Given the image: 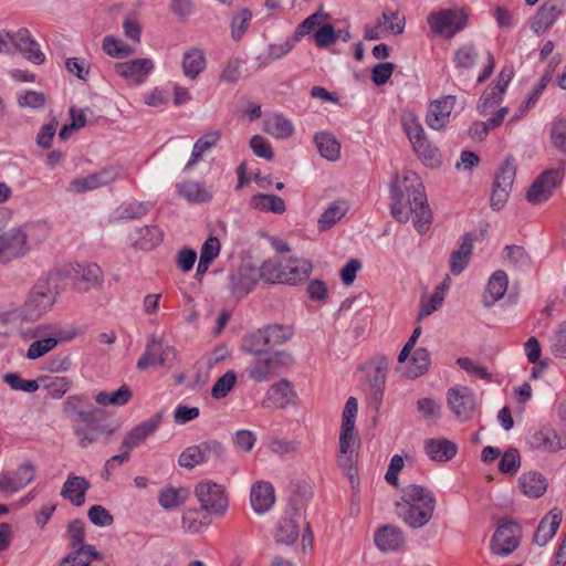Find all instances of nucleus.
Segmentation results:
<instances>
[{"label":"nucleus","mask_w":566,"mask_h":566,"mask_svg":"<svg viewBox=\"0 0 566 566\" xmlns=\"http://www.w3.org/2000/svg\"><path fill=\"white\" fill-rule=\"evenodd\" d=\"M455 105V96L448 95L430 103L427 115V125L434 130L443 129L449 120Z\"/></svg>","instance_id":"nucleus-17"},{"label":"nucleus","mask_w":566,"mask_h":566,"mask_svg":"<svg viewBox=\"0 0 566 566\" xmlns=\"http://www.w3.org/2000/svg\"><path fill=\"white\" fill-rule=\"evenodd\" d=\"M55 302V294L48 282H38L28 293L19 316L27 322H36L48 313Z\"/></svg>","instance_id":"nucleus-4"},{"label":"nucleus","mask_w":566,"mask_h":566,"mask_svg":"<svg viewBox=\"0 0 566 566\" xmlns=\"http://www.w3.org/2000/svg\"><path fill=\"white\" fill-rule=\"evenodd\" d=\"M515 175L516 168L514 165V160L512 158H507L496 172L493 186L511 190L515 179Z\"/></svg>","instance_id":"nucleus-54"},{"label":"nucleus","mask_w":566,"mask_h":566,"mask_svg":"<svg viewBox=\"0 0 566 566\" xmlns=\"http://www.w3.org/2000/svg\"><path fill=\"white\" fill-rule=\"evenodd\" d=\"M522 492L530 497L542 496L546 489V479L538 472H527L520 476Z\"/></svg>","instance_id":"nucleus-37"},{"label":"nucleus","mask_w":566,"mask_h":566,"mask_svg":"<svg viewBox=\"0 0 566 566\" xmlns=\"http://www.w3.org/2000/svg\"><path fill=\"white\" fill-rule=\"evenodd\" d=\"M388 367L389 359L384 354H376L360 367L366 373V379L377 401L382 399Z\"/></svg>","instance_id":"nucleus-10"},{"label":"nucleus","mask_w":566,"mask_h":566,"mask_svg":"<svg viewBox=\"0 0 566 566\" xmlns=\"http://www.w3.org/2000/svg\"><path fill=\"white\" fill-rule=\"evenodd\" d=\"M293 364L294 358L290 353L279 350L251 361L247 368V373L249 378L253 381L265 382L289 369Z\"/></svg>","instance_id":"nucleus-3"},{"label":"nucleus","mask_w":566,"mask_h":566,"mask_svg":"<svg viewBox=\"0 0 566 566\" xmlns=\"http://www.w3.org/2000/svg\"><path fill=\"white\" fill-rule=\"evenodd\" d=\"M348 211V203L345 200H336L321 214L317 226L321 231L331 229Z\"/></svg>","instance_id":"nucleus-39"},{"label":"nucleus","mask_w":566,"mask_h":566,"mask_svg":"<svg viewBox=\"0 0 566 566\" xmlns=\"http://www.w3.org/2000/svg\"><path fill=\"white\" fill-rule=\"evenodd\" d=\"M503 93L501 91H497L496 87H492L490 85L481 95L478 105L476 111L480 115L485 116L493 112L496 106L502 102L503 99Z\"/></svg>","instance_id":"nucleus-49"},{"label":"nucleus","mask_w":566,"mask_h":566,"mask_svg":"<svg viewBox=\"0 0 566 566\" xmlns=\"http://www.w3.org/2000/svg\"><path fill=\"white\" fill-rule=\"evenodd\" d=\"M149 211V206L146 202L130 201L118 208V219L132 220L139 219Z\"/></svg>","instance_id":"nucleus-57"},{"label":"nucleus","mask_w":566,"mask_h":566,"mask_svg":"<svg viewBox=\"0 0 566 566\" xmlns=\"http://www.w3.org/2000/svg\"><path fill=\"white\" fill-rule=\"evenodd\" d=\"M237 376L233 371H227L217 379L211 389V396L216 399L224 398L233 388Z\"/></svg>","instance_id":"nucleus-61"},{"label":"nucleus","mask_w":566,"mask_h":566,"mask_svg":"<svg viewBox=\"0 0 566 566\" xmlns=\"http://www.w3.org/2000/svg\"><path fill=\"white\" fill-rule=\"evenodd\" d=\"M189 491L185 488H166L159 493V504L165 510H174L185 503Z\"/></svg>","instance_id":"nucleus-45"},{"label":"nucleus","mask_w":566,"mask_h":566,"mask_svg":"<svg viewBox=\"0 0 566 566\" xmlns=\"http://www.w3.org/2000/svg\"><path fill=\"white\" fill-rule=\"evenodd\" d=\"M479 59V51L473 43L459 46L453 55V63L458 71L465 72L474 67Z\"/></svg>","instance_id":"nucleus-40"},{"label":"nucleus","mask_w":566,"mask_h":566,"mask_svg":"<svg viewBox=\"0 0 566 566\" xmlns=\"http://www.w3.org/2000/svg\"><path fill=\"white\" fill-rule=\"evenodd\" d=\"M553 145L562 153L566 154V117L555 120L551 129Z\"/></svg>","instance_id":"nucleus-63"},{"label":"nucleus","mask_w":566,"mask_h":566,"mask_svg":"<svg viewBox=\"0 0 566 566\" xmlns=\"http://www.w3.org/2000/svg\"><path fill=\"white\" fill-rule=\"evenodd\" d=\"M57 343L59 342L55 337H48L40 340H35L29 346L25 356L30 360L41 358L45 354L51 352L53 348H55Z\"/></svg>","instance_id":"nucleus-59"},{"label":"nucleus","mask_w":566,"mask_h":566,"mask_svg":"<svg viewBox=\"0 0 566 566\" xmlns=\"http://www.w3.org/2000/svg\"><path fill=\"white\" fill-rule=\"evenodd\" d=\"M424 452L432 461L447 462L455 457L458 447L444 438L429 439L424 442Z\"/></svg>","instance_id":"nucleus-28"},{"label":"nucleus","mask_w":566,"mask_h":566,"mask_svg":"<svg viewBox=\"0 0 566 566\" xmlns=\"http://www.w3.org/2000/svg\"><path fill=\"white\" fill-rule=\"evenodd\" d=\"M427 23L437 36L453 38L468 24V14L463 9H441L427 17Z\"/></svg>","instance_id":"nucleus-5"},{"label":"nucleus","mask_w":566,"mask_h":566,"mask_svg":"<svg viewBox=\"0 0 566 566\" xmlns=\"http://www.w3.org/2000/svg\"><path fill=\"white\" fill-rule=\"evenodd\" d=\"M35 470L32 463L24 462L17 468L12 474L0 475V491L6 493H17L33 481Z\"/></svg>","instance_id":"nucleus-18"},{"label":"nucleus","mask_w":566,"mask_h":566,"mask_svg":"<svg viewBox=\"0 0 566 566\" xmlns=\"http://www.w3.org/2000/svg\"><path fill=\"white\" fill-rule=\"evenodd\" d=\"M385 29L394 34H401L405 30V19L397 11L385 9L379 20Z\"/></svg>","instance_id":"nucleus-62"},{"label":"nucleus","mask_w":566,"mask_h":566,"mask_svg":"<svg viewBox=\"0 0 566 566\" xmlns=\"http://www.w3.org/2000/svg\"><path fill=\"white\" fill-rule=\"evenodd\" d=\"M297 42L298 41L293 35L282 43L270 44L266 51L268 55L265 57L258 56V60L261 61L260 66H266L271 61L283 59L293 50Z\"/></svg>","instance_id":"nucleus-47"},{"label":"nucleus","mask_w":566,"mask_h":566,"mask_svg":"<svg viewBox=\"0 0 566 566\" xmlns=\"http://www.w3.org/2000/svg\"><path fill=\"white\" fill-rule=\"evenodd\" d=\"M457 365L467 371L470 376L480 378L486 382H492L493 377L488 371L485 366H482L469 357H460L457 359Z\"/></svg>","instance_id":"nucleus-56"},{"label":"nucleus","mask_w":566,"mask_h":566,"mask_svg":"<svg viewBox=\"0 0 566 566\" xmlns=\"http://www.w3.org/2000/svg\"><path fill=\"white\" fill-rule=\"evenodd\" d=\"M91 484L84 476L70 473L63 484L61 495L75 506H82Z\"/></svg>","instance_id":"nucleus-24"},{"label":"nucleus","mask_w":566,"mask_h":566,"mask_svg":"<svg viewBox=\"0 0 566 566\" xmlns=\"http://www.w3.org/2000/svg\"><path fill=\"white\" fill-rule=\"evenodd\" d=\"M446 400L454 417L468 421L473 417L476 408V398L473 390L467 386L455 385L448 389Z\"/></svg>","instance_id":"nucleus-7"},{"label":"nucleus","mask_w":566,"mask_h":566,"mask_svg":"<svg viewBox=\"0 0 566 566\" xmlns=\"http://www.w3.org/2000/svg\"><path fill=\"white\" fill-rule=\"evenodd\" d=\"M78 276L81 289L84 291L101 287L103 284V272L96 263L78 265L75 270Z\"/></svg>","instance_id":"nucleus-38"},{"label":"nucleus","mask_w":566,"mask_h":566,"mask_svg":"<svg viewBox=\"0 0 566 566\" xmlns=\"http://www.w3.org/2000/svg\"><path fill=\"white\" fill-rule=\"evenodd\" d=\"M473 251V238L465 233L457 250L450 256V271L453 275H459L468 266Z\"/></svg>","instance_id":"nucleus-30"},{"label":"nucleus","mask_w":566,"mask_h":566,"mask_svg":"<svg viewBox=\"0 0 566 566\" xmlns=\"http://www.w3.org/2000/svg\"><path fill=\"white\" fill-rule=\"evenodd\" d=\"M562 523V513L555 510L551 511L539 522L536 533L534 535V542L538 546H545L556 534Z\"/></svg>","instance_id":"nucleus-31"},{"label":"nucleus","mask_w":566,"mask_h":566,"mask_svg":"<svg viewBox=\"0 0 566 566\" xmlns=\"http://www.w3.org/2000/svg\"><path fill=\"white\" fill-rule=\"evenodd\" d=\"M433 492L419 484H410L402 491L396 503L398 516L411 528H420L429 523L436 509Z\"/></svg>","instance_id":"nucleus-2"},{"label":"nucleus","mask_w":566,"mask_h":566,"mask_svg":"<svg viewBox=\"0 0 566 566\" xmlns=\"http://www.w3.org/2000/svg\"><path fill=\"white\" fill-rule=\"evenodd\" d=\"M176 356V350L171 346H164L163 340L151 336L146 344L145 353L137 361V369L144 370L150 366L164 365Z\"/></svg>","instance_id":"nucleus-16"},{"label":"nucleus","mask_w":566,"mask_h":566,"mask_svg":"<svg viewBox=\"0 0 566 566\" xmlns=\"http://www.w3.org/2000/svg\"><path fill=\"white\" fill-rule=\"evenodd\" d=\"M103 51L111 57L125 59L135 53V49L114 35H106L102 43Z\"/></svg>","instance_id":"nucleus-46"},{"label":"nucleus","mask_w":566,"mask_h":566,"mask_svg":"<svg viewBox=\"0 0 566 566\" xmlns=\"http://www.w3.org/2000/svg\"><path fill=\"white\" fill-rule=\"evenodd\" d=\"M133 397V391L127 385L120 386L114 392L99 391L95 396V401L101 406H116L122 407L128 403Z\"/></svg>","instance_id":"nucleus-43"},{"label":"nucleus","mask_w":566,"mask_h":566,"mask_svg":"<svg viewBox=\"0 0 566 566\" xmlns=\"http://www.w3.org/2000/svg\"><path fill=\"white\" fill-rule=\"evenodd\" d=\"M252 19V12L249 9H242L231 20V36L238 41L245 33Z\"/></svg>","instance_id":"nucleus-58"},{"label":"nucleus","mask_w":566,"mask_h":566,"mask_svg":"<svg viewBox=\"0 0 566 566\" xmlns=\"http://www.w3.org/2000/svg\"><path fill=\"white\" fill-rule=\"evenodd\" d=\"M250 206L260 211L283 213L286 210L284 200L276 195L258 193L250 200Z\"/></svg>","instance_id":"nucleus-41"},{"label":"nucleus","mask_w":566,"mask_h":566,"mask_svg":"<svg viewBox=\"0 0 566 566\" xmlns=\"http://www.w3.org/2000/svg\"><path fill=\"white\" fill-rule=\"evenodd\" d=\"M129 238L135 247L151 250L163 241V233L156 226H145L135 229Z\"/></svg>","instance_id":"nucleus-34"},{"label":"nucleus","mask_w":566,"mask_h":566,"mask_svg":"<svg viewBox=\"0 0 566 566\" xmlns=\"http://www.w3.org/2000/svg\"><path fill=\"white\" fill-rule=\"evenodd\" d=\"M221 139V132L220 130H212L205 135H202L200 138L196 140L192 147V151L190 155L189 160L184 167L185 172H190L193 170L196 165L202 159V157L211 150L219 140Z\"/></svg>","instance_id":"nucleus-23"},{"label":"nucleus","mask_w":566,"mask_h":566,"mask_svg":"<svg viewBox=\"0 0 566 566\" xmlns=\"http://www.w3.org/2000/svg\"><path fill=\"white\" fill-rule=\"evenodd\" d=\"M312 262L303 258H290L285 264L284 284L295 285L304 282L312 273Z\"/></svg>","instance_id":"nucleus-27"},{"label":"nucleus","mask_w":566,"mask_h":566,"mask_svg":"<svg viewBox=\"0 0 566 566\" xmlns=\"http://www.w3.org/2000/svg\"><path fill=\"white\" fill-rule=\"evenodd\" d=\"M509 285V279L504 271H495L489 279L486 290L483 296L485 307H491L495 302L500 301Z\"/></svg>","instance_id":"nucleus-33"},{"label":"nucleus","mask_w":566,"mask_h":566,"mask_svg":"<svg viewBox=\"0 0 566 566\" xmlns=\"http://www.w3.org/2000/svg\"><path fill=\"white\" fill-rule=\"evenodd\" d=\"M505 260L516 269L526 270L531 265V258L523 247L506 245L504 248Z\"/></svg>","instance_id":"nucleus-53"},{"label":"nucleus","mask_w":566,"mask_h":566,"mask_svg":"<svg viewBox=\"0 0 566 566\" xmlns=\"http://www.w3.org/2000/svg\"><path fill=\"white\" fill-rule=\"evenodd\" d=\"M390 212L397 221L407 223L413 214L417 231L424 233L429 230L432 213L418 174L411 170H405L402 177L396 174L390 184Z\"/></svg>","instance_id":"nucleus-1"},{"label":"nucleus","mask_w":566,"mask_h":566,"mask_svg":"<svg viewBox=\"0 0 566 566\" xmlns=\"http://www.w3.org/2000/svg\"><path fill=\"white\" fill-rule=\"evenodd\" d=\"M559 14L560 9L556 2H544L532 20V30L537 35L545 33L554 24Z\"/></svg>","instance_id":"nucleus-29"},{"label":"nucleus","mask_w":566,"mask_h":566,"mask_svg":"<svg viewBox=\"0 0 566 566\" xmlns=\"http://www.w3.org/2000/svg\"><path fill=\"white\" fill-rule=\"evenodd\" d=\"M264 328V333L269 338L270 346L282 345L290 340L294 335V329L290 325L272 324Z\"/></svg>","instance_id":"nucleus-51"},{"label":"nucleus","mask_w":566,"mask_h":566,"mask_svg":"<svg viewBox=\"0 0 566 566\" xmlns=\"http://www.w3.org/2000/svg\"><path fill=\"white\" fill-rule=\"evenodd\" d=\"M300 535V526L294 517L283 518L276 528L275 538L280 544L291 545Z\"/></svg>","instance_id":"nucleus-48"},{"label":"nucleus","mask_w":566,"mask_h":566,"mask_svg":"<svg viewBox=\"0 0 566 566\" xmlns=\"http://www.w3.org/2000/svg\"><path fill=\"white\" fill-rule=\"evenodd\" d=\"M270 347L264 328H259L243 338L242 349L254 356H262Z\"/></svg>","instance_id":"nucleus-44"},{"label":"nucleus","mask_w":566,"mask_h":566,"mask_svg":"<svg viewBox=\"0 0 566 566\" xmlns=\"http://www.w3.org/2000/svg\"><path fill=\"white\" fill-rule=\"evenodd\" d=\"M164 417V411L155 413L149 419L140 422L129 430L124 437L120 450H126L130 453L132 450L139 447L143 442L153 436L159 428Z\"/></svg>","instance_id":"nucleus-14"},{"label":"nucleus","mask_w":566,"mask_h":566,"mask_svg":"<svg viewBox=\"0 0 566 566\" xmlns=\"http://www.w3.org/2000/svg\"><path fill=\"white\" fill-rule=\"evenodd\" d=\"M250 501L253 511L258 514L268 512L274 504V489L269 482L255 483L250 493Z\"/></svg>","instance_id":"nucleus-25"},{"label":"nucleus","mask_w":566,"mask_h":566,"mask_svg":"<svg viewBox=\"0 0 566 566\" xmlns=\"http://www.w3.org/2000/svg\"><path fill=\"white\" fill-rule=\"evenodd\" d=\"M560 181L562 175L559 170L549 169L542 172L527 190L526 200L532 205L547 201Z\"/></svg>","instance_id":"nucleus-13"},{"label":"nucleus","mask_w":566,"mask_h":566,"mask_svg":"<svg viewBox=\"0 0 566 566\" xmlns=\"http://www.w3.org/2000/svg\"><path fill=\"white\" fill-rule=\"evenodd\" d=\"M118 177L119 169L113 166H107L86 177H80L71 180L69 191L75 193L92 191L113 184L118 179Z\"/></svg>","instance_id":"nucleus-11"},{"label":"nucleus","mask_w":566,"mask_h":566,"mask_svg":"<svg viewBox=\"0 0 566 566\" xmlns=\"http://www.w3.org/2000/svg\"><path fill=\"white\" fill-rule=\"evenodd\" d=\"M375 543L381 552H394L403 546L405 536L399 527L384 525L376 532Z\"/></svg>","instance_id":"nucleus-26"},{"label":"nucleus","mask_w":566,"mask_h":566,"mask_svg":"<svg viewBox=\"0 0 566 566\" xmlns=\"http://www.w3.org/2000/svg\"><path fill=\"white\" fill-rule=\"evenodd\" d=\"M200 506L210 515L222 516L229 507V499L223 485L213 481H201L195 488Z\"/></svg>","instance_id":"nucleus-6"},{"label":"nucleus","mask_w":566,"mask_h":566,"mask_svg":"<svg viewBox=\"0 0 566 566\" xmlns=\"http://www.w3.org/2000/svg\"><path fill=\"white\" fill-rule=\"evenodd\" d=\"M430 353L427 348H417L411 356V368L408 374L411 378H417L424 374L430 365Z\"/></svg>","instance_id":"nucleus-55"},{"label":"nucleus","mask_w":566,"mask_h":566,"mask_svg":"<svg viewBox=\"0 0 566 566\" xmlns=\"http://www.w3.org/2000/svg\"><path fill=\"white\" fill-rule=\"evenodd\" d=\"M314 142L321 156L329 161H336L340 156V144L327 132L315 134Z\"/></svg>","instance_id":"nucleus-36"},{"label":"nucleus","mask_w":566,"mask_h":566,"mask_svg":"<svg viewBox=\"0 0 566 566\" xmlns=\"http://www.w3.org/2000/svg\"><path fill=\"white\" fill-rule=\"evenodd\" d=\"M115 72L129 86L143 85L155 69V63L148 57H137L125 62H117L114 65Z\"/></svg>","instance_id":"nucleus-9"},{"label":"nucleus","mask_w":566,"mask_h":566,"mask_svg":"<svg viewBox=\"0 0 566 566\" xmlns=\"http://www.w3.org/2000/svg\"><path fill=\"white\" fill-rule=\"evenodd\" d=\"M258 270L252 266H241L235 273L230 275V290L235 298H242L248 295L259 280Z\"/></svg>","instance_id":"nucleus-21"},{"label":"nucleus","mask_w":566,"mask_h":566,"mask_svg":"<svg viewBox=\"0 0 566 566\" xmlns=\"http://www.w3.org/2000/svg\"><path fill=\"white\" fill-rule=\"evenodd\" d=\"M102 559V554L93 546L77 547L63 557L57 566H91L93 560Z\"/></svg>","instance_id":"nucleus-35"},{"label":"nucleus","mask_w":566,"mask_h":566,"mask_svg":"<svg viewBox=\"0 0 566 566\" xmlns=\"http://www.w3.org/2000/svg\"><path fill=\"white\" fill-rule=\"evenodd\" d=\"M34 231V226H24L13 228L0 234L1 256L4 259H13L25 255L30 250L29 240Z\"/></svg>","instance_id":"nucleus-8"},{"label":"nucleus","mask_w":566,"mask_h":566,"mask_svg":"<svg viewBox=\"0 0 566 566\" xmlns=\"http://www.w3.org/2000/svg\"><path fill=\"white\" fill-rule=\"evenodd\" d=\"M207 60L201 49L190 48L182 56V72L189 80H196L206 69Z\"/></svg>","instance_id":"nucleus-32"},{"label":"nucleus","mask_w":566,"mask_h":566,"mask_svg":"<svg viewBox=\"0 0 566 566\" xmlns=\"http://www.w3.org/2000/svg\"><path fill=\"white\" fill-rule=\"evenodd\" d=\"M527 443L533 450L556 453L566 449V436L553 428H542L528 437Z\"/></svg>","instance_id":"nucleus-15"},{"label":"nucleus","mask_w":566,"mask_h":566,"mask_svg":"<svg viewBox=\"0 0 566 566\" xmlns=\"http://www.w3.org/2000/svg\"><path fill=\"white\" fill-rule=\"evenodd\" d=\"M518 532L520 527L514 522L501 524L492 536L490 544L491 552L499 556L512 554L520 545Z\"/></svg>","instance_id":"nucleus-12"},{"label":"nucleus","mask_w":566,"mask_h":566,"mask_svg":"<svg viewBox=\"0 0 566 566\" xmlns=\"http://www.w3.org/2000/svg\"><path fill=\"white\" fill-rule=\"evenodd\" d=\"M285 265L280 261L266 260L258 271L259 277L268 283H283Z\"/></svg>","instance_id":"nucleus-50"},{"label":"nucleus","mask_w":566,"mask_h":566,"mask_svg":"<svg viewBox=\"0 0 566 566\" xmlns=\"http://www.w3.org/2000/svg\"><path fill=\"white\" fill-rule=\"evenodd\" d=\"M177 195L189 203H206L212 200L213 189L205 181L185 180L176 184Z\"/></svg>","instance_id":"nucleus-19"},{"label":"nucleus","mask_w":566,"mask_h":566,"mask_svg":"<svg viewBox=\"0 0 566 566\" xmlns=\"http://www.w3.org/2000/svg\"><path fill=\"white\" fill-rule=\"evenodd\" d=\"M264 132L275 138L284 139L293 134L294 126L286 117L275 114L265 120Z\"/></svg>","instance_id":"nucleus-42"},{"label":"nucleus","mask_w":566,"mask_h":566,"mask_svg":"<svg viewBox=\"0 0 566 566\" xmlns=\"http://www.w3.org/2000/svg\"><path fill=\"white\" fill-rule=\"evenodd\" d=\"M295 398V391L292 384L282 378L277 382L273 384L266 391L263 400L264 407L284 408L290 405Z\"/></svg>","instance_id":"nucleus-22"},{"label":"nucleus","mask_w":566,"mask_h":566,"mask_svg":"<svg viewBox=\"0 0 566 566\" xmlns=\"http://www.w3.org/2000/svg\"><path fill=\"white\" fill-rule=\"evenodd\" d=\"M551 349L555 357L566 358V321L558 325L552 339Z\"/></svg>","instance_id":"nucleus-64"},{"label":"nucleus","mask_w":566,"mask_h":566,"mask_svg":"<svg viewBox=\"0 0 566 566\" xmlns=\"http://www.w3.org/2000/svg\"><path fill=\"white\" fill-rule=\"evenodd\" d=\"M13 46L34 64H42L45 61V55L41 51L39 43L32 38L27 28H21L13 32Z\"/></svg>","instance_id":"nucleus-20"},{"label":"nucleus","mask_w":566,"mask_h":566,"mask_svg":"<svg viewBox=\"0 0 566 566\" xmlns=\"http://www.w3.org/2000/svg\"><path fill=\"white\" fill-rule=\"evenodd\" d=\"M3 381L13 390L24 392H34L39 389V382L33 379H23L18 373H8L3 376Z\"/></svg>","instance_id":"nucleus-60"},{"label":"nucleus","mask_w":566,"mask_h":566,"mask_svg":"<svg viewBox=\"0 0 566 566\" xmlns=\"http://www.w3.org/2000/svg\"><path fill=\"white\" fill-rule=\"evenodd\" d=\"M329 15L325 13L323 10H317L316 12L308 15L302 23L298 24L297 29L294 32V36L297 41H300L304 35L311 33L315 29H319L322 23L327 20Z\"/></svg>","instance_id":"nucleus-52"}]
</instances>
